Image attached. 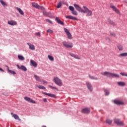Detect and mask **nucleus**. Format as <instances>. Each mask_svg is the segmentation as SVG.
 I'll return each instance as SVG.
<instances>
[{
  "label": "nucleus",
  "instance_id": "13",
  "mask_svg": "<svg viewBox=\"0 0 127 127\" xmlns=\"http://www.w3.org/2000/svg\"><path fill=\"white\" fill-rule=\"evenodd\" d=\"M101 75H103V76H107V77H111L112 75V72L105 71L103 73H101Z\"/></svg>",
  "mask_w": 127,
  "mask_h": 127
},
{
  "label": "nucleus",
  "instance_id": "30",
  "mask_svg": "<svg viewBox=\"0 0 127 127\" xmlns=\"http://www.w3.org/2000/svg\"><path fill=\"white\" fill-rule=\"evenodd\" d=\"M7 71H8V72H9V73H10L11 74H12L13 75H15V74H16L15 71H14L13 70H10L8 67L7 68Z\"/></svg>",
  "mask_w": 127,
  "mask_h": 127
},
{
  "label": "nucleus",
  "instance_id": "21",
  "mask_svg": "<svg viewBox=\"0 0 127 127\" xmlns=\"http://www.w3.org/2000/svg\"><path fill=\"white\" fill-rule=\"evenodd\" d=\"M107 20L108 22H109V23H110L111 25H113V26L116 25V24L115 23V22L113 21L112 20H111V19L108 18Z\"/></svg>",
  "mask_w": 127,
  "mask_h": 127
},
{
  "label": "nucleus",
  "instance_id": "17",
  "mask_svg": "<svg viewBox=\"0 0 127 127\" xmlns=\"http://www.w3.org/2000/svg\"><path fill=\"white\" fill-rule=\"evenodd\" d=\"M43 11V14L45 16H48V17H50V15H51V13L47 12L45 11V9L42 10Z\"/></svg>",
  "mask_w": 127,
  "mask_h": 127
},
{
  "label": "nucleus",
  "instance_id": "44",
  "mask_svg": "<svg viewBox=\"0 0 127 127\" xmlns=\"http://www.w3.org/2000/svg\"><path fill=\"white\" fill-rule=\"evenodd\" d=\"M47 32H49V33H53V31L51 29H48L47 30Z\"/></svg>",
  "mask_w": 127,
  "mask_h": 127
},
{
  "label": "nucleus",
  "instance_id": "28",
  "mask_svg": "<svg viewBox=\"0 0 127 127\" xmlns=\"http://www.w3.org/2000/svg\"><path fill=\"white\" fill-rule=\"evenodd\" d=\"M117 48H118L119 51H123V50H124L123 46H122L121 45H120V44L118 45Z\"/></svg>",
  "mask_w": 127,
  "mask_h": 127
},
{
  "label": "nucleus",
  "instance_id": "45",
  "mask_svg": "<svg viewBox=\"0 0 127 127\" xmlns=\"http://www.w3.org/2000/svg\"><path fill=\"white\" fill-rule=\"evenodd\" d=\"M46 21H47V22H49V23H52V21H50V20L48 19H46Z\"/></svg>",
  "mask_w": 127,
  "mask_h": 127
},
{
  "label": "nucleus",
  "instance_id": "22",
  "mask_svg": "<svg viewBox=\"0 0 127 127\" xmlns=\"http://www.w3.org/2000/svg\"><path fill=\"white\" fill-rule=\"evenodd\" d=\"M114 103L116 105H123V104H124V103L120 100H114Z\"/></svg>",
  "mask_w": 127,
  "mask_h": 127
},
{
  "label": "nucleus",
  "instance_id": "47",
  "mask_svg": "<svg viewBox=\"0 0 127 127\" xmlns=\"http://www.w3.org/2000/svg\"><path fill=\"white\" fill-rule=\"evenodd\" d=\"M41 83H43L44 84H47V82L46 81L43 80V79H42V81H41Z\"/></svg>",
  "mask_w": 127,
  "mask_h": 127
},
{
  "label": "nucleus",
  "instance_id": "19",
  "mask_svg": "<svg viewBox=\"0 0 127 127\" xmlns=\"http://www.w3.org/2000/svg\"><path fill=\"white\" fill-rule=\"evenodd\" d=\"M56 20L59 23V24H61V25H64V23L59 19L58 17H56Z\"/></svg>",
  "mask_w": 127,
  "mask_h": 127
},
{
  "label": "nucleus",
  "instance_id": "3",
  "mask_svg": "<svg viewBox=\"0 0 127 127\" xmlns=\"http://www.w3.org/2000/svg\"><path fill=\"white\" fill-rule=\"evenodd\" d=\"M31 4L33 7H35V8H37L38 9H41L42 10H44V7L42 6L39 5L37 3H35L33 2L31 3Z\"/></svg>",
  "mask_w": 127,
  "mask_h": 127
},
{
  "label": "nucleus",
  "instance_id": "10",
  "mask_svg": "<svg viewBox=\"0 0 127 127\" xmlns=\"http://www.w3.org/2000/svg\"><path fill=\"white\" fill-rule=\"evenodd\" d=\"M7 23L9 25H11L12 26L17 25V22L13 20L8 21Z\"/></svg>",
  "mask_w": 127,
  "mask_h": 127
},
{
  "label": "nucleus",
  "instance_id": "20",
  "mask_svg": "<svg viewBox=\"0 0 127 127\" xmlns=\"http://www.w3.org/2000/svg\"><path fill=\"white\" fill-rule=\"evenodd\" d=\"M30 63L32 66H33V67H37V63L35 62V61L31 60L30 61Z\"/></svg>",
  "mask_w": 127,
  "mask_h": 127
},
{
  "label": "nucleus",
  "instance_id": "48",
  "mask_svg": "<svg viewBox=\"0 0 127 127\" xmlns=\"http://www.w3.org/2000/svg\"><path fill=\"white\" fill-rule=\"evenodd\" d=\"M69 55H70L71 56V57H74L75 56V54H73V53H69Z\"/></svg>",
  "mask_w": 127,
  "mask_h": 127
},
{
  "label": "nucleus",
  "instance_id": "4",
  "mask_svg": "<svg viewBox=\"0 0 127 127\" xmlns=\"http://www.w3.org/2000/svg\"><path fill=\"white\" fill-rule=\"evenodd\" d=\"M62 44L63 45H64V47H66V48H72V47H73V44L69 42L63 41Z\"/></svg>",
  "mask_w": 127,
  "mask_h": 127
},
{
  "label": "nucleus",
  "instance_id": "15",
  "mask_svg": "<svg viewBox=\"0 0 127 127\" xmlns=\"http://www.w3.org/2000/svg\"><path fill=\"white\" fill-rule=\"evenodd\" d=\"M86 86L88 89L90 91V92H92V91H93V87L92 86V84H91V83L87 82Z\"/></svg>",
  "mask_w": 127,
  "mask_h": 127
},
{
  "label": "nucleus",
  "instance_id": "7",
  "mask_svg": "<svg viewBox=\"0 0 127 127\" xmlns=\"http://www.w3.org/2000/svg\"><path fill=\"white\" fill-rule=\"evenodd\" d=\"M73 6H74L75 8L77 10V11H79V12H83V11L84 10L80 6L79 4H74Z\"/></svg>",
  "mask_w": 127,
  "mask_h": 127
},
{
  "label": "nucleus",
  "instance_id": "40",
  "mask_svg": "<svg viewBox=\"0 0 127 127\" xmlns=\"http://www.w3.org/2000/svg\"><path fill=\"white\" fill-rule=\"evenodd\" d=\"M106 96H108L110 94V92H109L107 89L104 90Z\"/></svg>",
  "mask_w": 127,
  "mask_h": 127
},
{
  "label": "nucleus",
  "instance_id": "39",
  "mask_svg": "<svg viewBox=\"0 0 127 127\" xmlns=\"http://www.w3.org/2000/svg\"><path fill=\"white\" fill-rule=\"evenodd\" d=\"M48 87H49V88H51V89H54L55 90H57V91H58V89L56 87L52 86L51 85H48Z\"/></svg>",
  "mask_w": 127,
  "mask_h": 127
},
{
  "label": "nucleus",
  "instance_id": "52",
  "mask_svg": "<svg viewBox=\"0 0 127 127\" xmlns=\"http://www.w3.org/2000/svg\"><path fill=\"white\" fill-rule=\"evenodd\" d=\"M16 66H17V68H18V69H20V66H19V65L18 64H17Z\"/></svg>",
  "mask_w": 127,
  "mask_h": 127
},
{
  "label": "nucleus",
  "instance_id": "46",
  "mask_svg": "<svg viewBox=\"0 0 127 127\" xmlns=\"http://www.w3.org/2000/svg\"><path fill=\"white\" fill-rule=\"evenodd\" d=\"M110 35H111V36H114V37H115V36H116V34H115V33H114V32H112V33H110Z\"/></svg>",
  "mask_w": 127,
  "mask_h": 127
},
{
  "label": "nucleus",
  "instance_id": "32",
  "mask_svg": "<svg viewBox=\"0 0 127 127\" xmlns=\"http://www.w3.org/2000/svg\"><path fill=\"white\" fill-rule=\"evenodd\" d=\"M36 87H37V88H39V89H41L42 90H45L46 89L45 87L42 85H36Z\"/></svg>",
  "mask_w": 127,
  "mask_h": 127
},
{
  "label": "nucleus",
  "instance_id": "36",
  "mask_svg": "<svg viewBox=\"0 0 127 127\" xmlns=\"http://www.w3.org/2000/svg\"><path fill=\"white\" fill-rule=\"evenodd\" d=\"M89 78H90V79H92V80H98V78L92 76L90 75H89Z\"/></svg>",
  "mask_w": 127,
  "mask_h": 127
},
{
  "label": "nucleus",
  "instance_id": "50",
  "mask_svg": "<svg viewBox=\"0 0 127 127\" xmlns=\"http://www.w3.org/2000/svg\"><path fill=\"white\" fill-rule=\"evenodd\" d=\"M43 102H44L45 103H47V99H46V98H44L43 99Z\"/></svg>",
  "mask_w": 127,
  "mask_h": 127
},
{
  "label": "nucleus",
  "instance_id": "34",
  "mask_svg": "<svg viewBox=\"0 0 127 127\" xmlns=\"http://www.w3.org/2000/svg\"><path fill=\"white\" fill-rule=\"evenodd\" d=\"M112 123H113V121L110 119H107L106 124H108V125H112Z\"/></svg>",
  "mask_w": 127,
  "mask_h": 127
},
{
  "label": "nucleus",
  "instance_id": "27",
  "mask_svg": "<svg viewBox=\"0 0 127 127\" xmlns=\"http://www.w3.org/2000/svg\"><path fill=\"white\" fill-rule=\"evenodd\" d=\"M20 70L26 71H27V68H26V67H25L24 65H21Z\"/></svg>",
  "mask_w": 127,
  "mask_h": 127
},
{
  "label": "nucleus",
  "instance_id": "14",
  "mask_svg": "<svg viewBox=\"0 0 127 127\" xmlns=\"http://www.w3.org/2000/svg\"><path fill=\"white\" fill-rule=\"evenodd\" d=\"M65 18H67L68 19H72V20H78L77 18L71 15L65 16Z\"/></svg>",
  "mask_w": 127,
  "mask_h": 127
},
{
  "label": "nucleus",
  "instance_id": "37",
  "mask_svg": "<svg viewBox=\"0 0 127 127\" xmlns=\"http://www.w3.org/2000/svg\"><path fill=\"white\" fill-rule=\"evenodd\" d=\"M71 13L73 14V15H78V12H76V10H74L71 12Z\"/></svg>",
  "mask_w": 127,
  "mask_h": 127
},
{
  "label": "nucleus",
  "instance_id": "43",
  "mask_svg": "<svg viewBox=\"0 0 127 127\" xmlns=\"http://www.w3.org/2000/svg\"><path fill=\"white\" fill-rule=\"evenodd\" d=\"M120 74L122 75V76H125L126 77H127V73L121 72Z\"/></svg>",
  "mask_w": 127,
  "mask_h": 127
},
{
  "label": "nucleus",
  "instance_id": "2",
  "mask_svg": "<svg viewBox=\"0 0 127 127\" xmlns=\"http://www.w3.org/2000/svg\"><path fill=\"white\" fill-rule=\"evenodd\" d=\"M53 81L56 85H58V86H59L60 87H61L63 85V83H62V80L59 78V77L57 76H55L53 79Z\"/></svg>",
  "mask_w": 127,
  "mask_h": 127
},
{
  "label": "nucleus",
  "instance_id": "29",
  "mask_svg": "<svg viewBox=\"0 0 127 127\" xmlns=\"http://www.w3.org/2000/svg\"><path fill=\"white\" fill-rule=\"evenodd\" d=\"M0 2L4 7H5V6H7V4H6L4 1H3V0H0Z\"/></svg>",
  "mask_w": 127,
  "mask_h": 127
},
{
  "label": "nucleus",
  "instance_id": "11",
  "mask_svg": "<svg viewBox=\"0 0 127 127\" xmlns=\"http://www.w3.org/2000/svg\"><path fill=\"white\" fill-rule=\"evenodd\" d=\"M81 113L82 114H89L90 113V109L85 108L81 110Z\"/></svg>",
  "mask_w": 127,
  "mask_h": 127
},
{
  "label": "nucleus",
  "instance_id": "25",
  "mask_svg": "<svg viewBox=\"0 0 127 127\" xmlns=\"http://www.w3.org/2000/svg\"><path fill=\"white\" fill-rule=\"evenodd\" d=\"M17 10H18L20 14H21V15H23L24 14V13L23 12V11L20 8L17 7L16 8Z\"/></svg>",
  "mask_w": 127,
  "mask_h": 127
},
{
  "label": "nucleus",
  "instance_id": "1",
  "mask_svg": "<svg viewBox=\"0 0 127 127\" xmlns=\"http://www.w3.org/2000/svg\"><path fill=\"white\" fill-rule=\"evenodd\" d=\"M83 11H82L83 13H86V16H92L93 14V12L92 10H90L89 8H88L86 6H83Z\"/></svg>",
  "mask_w": 127,
  "mask_h": 127
},
{
  "label": "nucleus",
  "instance_id": "12",
  "mask_svg": "<svg viewBox=\"0 0 127 127\" xmlns=\"http://www.w3.org/2000/svg\"><path fill=\"white\" fill-rule=\"evenodd\" d=\"M43 95H46V96H48L49 97H51V98H54L55 99H56V95L54 94H51L50 93H47L46 92H43Z\"/></svg>",
  "mask_w": 127,
  "mask_h": 127
},
{
  "label": "nucleus",
  "instance_id": "41",
  "mask_svg": "<svg viewBox=\"0 0 127 127\" xmlns=\"http://www.w3.org/2000/svg\"><path fill=\"white\" fill-rule=\"evenodd\" d=\"M61 5H62V4L61 3V2H60L57 6V8H60V7H61Z\"/></svg>",
  "mask_w": 127,
  "mask_h": 127
},
{
  "label": "nucleus",
  "instance_id": "26",
  "mask_svg": "<svg viewBox=\"0 0 127 127\" xmlns=\"http://www.w3.org/2000/svg\"><path fill=\"white\" fill-rule=\"evenodd\" d=\"M18 58L19 60H21V61H24V60H25L24 57H23V56L21 55H18Z\"/></svg>",
  "mask_w": 127,
  "mask_h": 127
},
{
  "label": "nucleus",
  "instance_id": "33",
  "mask_svg": "<svg viewBox=\"0 0 127 127\" xmlns=\"http://www.w3.org/2000/svg\"><path fill=\"white\" fill-rule=\"evenodd\" d=\"M118 84L119 86H126V83H125L124 82H119L118 83Z\"/></svg>",
  "mask_w": 127,
  "mask_h": 127
},
{
  "label": "nucleus",
  "instance_id": "53",
  "mask_svg": "<svg viewBox=\"0 0 127 127\" xmlns=\"http://www.w3.org/2000/svg\"><path fill=\"white\" fill-rule=\"evenodd\" d=\"M46 127V126H43V127Z\"/></svg>",
  "mask_w": 127,
  "mask_h": 127
},
{
  "label": "nucleus",
  "instance_id": "51",
  "mask_svg": "<svg viewBox=\"0 0 127 127\" xmlns=\"http://www.w3.org/2000/svg\"><path fill=\"white\" fill-rule=\"evenodd\" d=\"M0 71H1L2 72H4V70L2 69V68L0 67Z\"/></svg>",
  "mask_w": 127,
  "mask_h": 127
},
{
  "label": "nucleus",
  "instance_id": "9",
  "mask_svg": "<svg viewBox=\"0 0 127 127\" xmlns=\"http://www.w3.org/2000/svg\"><path fill=\"white\" fill-rule=\"evenodd\" d=\"M110 7L112 8L113 10L115 11L116 13H118V14H119L120 15H121V12H120V10L118 9V8H117L116 6H115L114 5H111Z\"/></svg>",
  "mask_w": 127,
  "mask_h": 127
},
{
  "label": "nucleus",
  "instance_id": "42",
  "mask_svg": "<svg viewBox=\"0 0 127 127\" xmlns=\"http://www.w3.org/2000/svg\"><path fill=\"white\" fill-rule=\"evenodd\" d=\"M73 58H75V59H80L79 57H78V55H74V57H73Z\"/></svg>",
  "mask_w": 127,
  "mask_h": 127
},
{
  "label": "nucleus",
  "instance_id": "23",
  "mask_svg": "<svg viewBox=\"0 0 127 127\" xmlns=\"http://www.w3.org/2000/svg\"><path fill=\"white\" fill-rule=\"evenodd\" d=\"M34 78H35L36 81H38V82H42V79H41L38 76L34 75Z\"/></svg>",
  "mask_w": 127,
  "mask_h": 127
},
{
  "label": "nucleus",
  "instance_id": "6",
  "mask_svg": "<svg viewBox=\"0 0 127 127\" xmlns=\"http://www.w3.org/2000/svg\"><path fill=\"white\" fill-rule=\"evenodd\" d=\"M24 99L25 100V101L28 102V103H31L32 104H36V102H35V101L31 99V98H30V97L26 96V97H24Z\"/></svg>",
  "mask_w": 127,
  "mask_h": 127
},
{
  "label": "nucleus",
  "instance_id": "5",
  "mask_svg": "<svg viewBox=\"0 0 127 127\" xmlns=\"http://www.w3.org/2000/svg\"><path fill=\"white\" fill-rule=\"evenodd\" d=\"M64 32H65L67 36V38L68 39H73V37H72V35L71 34L69 30L67 28H64Z\"/></svg>",
  "mask_w": 127,
  "mask_h": 127
},
{
  "label": "nucleus",
  "instance_id": "16",
  "mask_svg": "<svg viewBox=\"0 0 127 127\" xmlns=\"http://www.w3.org/2000/svg\"><path fill=\"white\" fill-rule=\"evenodd\" d=\"M11 115L12 117L14 118V119H15V120H18V121H21V120L19 119V117L18 116V115L16 114H14L13 113H11Z\"/></svg>",
  "mask_w": 127,
  "mask_h": 127
},
{
  "label": "nucleus",
  "instance_id": "35",
  "mask_svg": "<svg viewBox=\"0 0 127 127\" xmlns=\"http://www.w3.org/2000/svg\"><path fill=\"white\" fill-rule=\"evenodd\" d=\"M48 58L51 61H54V58H53L52 56L48 55Z\"/></svg>",
  "mask_w": 127,
  "mask_h": 127
},
{
  "label": "nucleus",
  "instance_id": "31",
  "mask_svg": "<svg viewBox=\"0 0 127 127\" xmlns=\"http://www.w3.org/2000/svg\"><path fill=\"white\" fill-rule=\"evenodd\" d=\"M111 77H115L116 78H120V75L119 74H117L116 73H111Z\"/></svg>",
  "mask_w": 127,
  "mask_h": 127
},
{
  "label": "nucleus",
  "instance_id": "18",
  "mask_svg": "<svg viewBox=\"0 0 127 127\" xmlns=\"http://www.w3.org/2000/svg\"><path fill=\"white\" fill-rule=\"evenodd\" d=\"M27 45H28L29 49L31 50H35V46L31 44L30 43H28Z\"/></svg>",
  "mask_w": 127,
  "mask_h": 127
},
{
  "label": "nucleus",
  "instance_id": "24",
  "mask_svg": "<svg viewBox=\"0 0 127 127\" xmlns=\"http://www.w3.org/2000/svg\"><path fill=\"white\" fill-rule=\"evenodd\" d=\"M127 53H122L119 54V57H127Z\"/></svg>",
  "mask_w": 127,
  "mask_h": 127
},
{
  "label": "nucleus",
  "instance_id": "49",
  "mask_svg": "<svg viewBox=\"0 0 127 127\" xmlns=\"http://www.w3.org/2000/svg\"><path fill=\"white\" fill-rule=\"evenodd\" d=\"M36 35H37L38 36H40V33L39 32L36 33Z\"/></svg>",
  "mask_w": 127,
  "mask_h": 127
},
{
  "label": "nucleus",
  "instance_id": "8",
  "mask_svg": "<svg viewBox=\"0 0 127 127\" xmlns=\"http://www.w3.org/2000/svg\"><path fill=\"white\" fill-rule=\"evenodd\" d=\"M114 123L116 124L118 126H125V124H124V122L120 121V119H114Z\"/></svg>",
  "mask_w": 127,
  "mask_h": 127
},
{
  "label": "nucleus",
  "instance_id": "38",
  "mask_svg": "<svg viewBox=\"0 0 127 127\" xmlns=\"http://www.w3.org/2000/svg\"><path fill=\"white\" fill-rule=\"evenodd\" d=\"M69 9L71 11H73L75 10V8H74V7H73L72 6H69Z\"/></svg>",
  "mask_w": 127,
  "mask_h": 127
}]
</instances>
